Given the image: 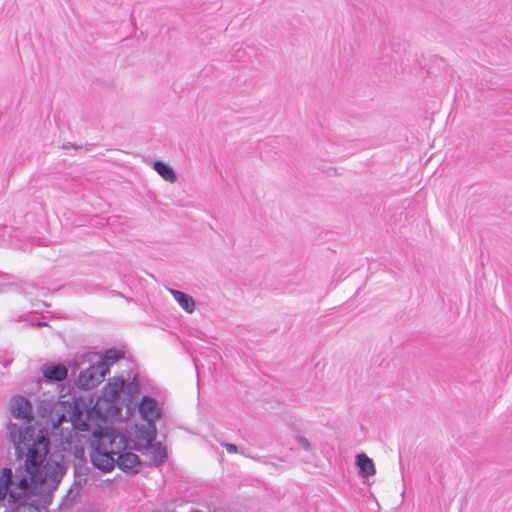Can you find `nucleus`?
Instances as JSON below:
<instances>
[{
    "label": "nucleus",
    "instance_id": "obj_1",
    "mask_svg": "<svg viewBox=\"0 0 512 512\" xmlns=\"http://www.w3.org/2000/svg\"><path fill=\"white\" fill-rule=\"evenodd\" d=\"M133 407H137L140 418L146 422V425H134L135 436L150 446L157 438L156 422L163 416L160 403L150 395H143L138 403H134Z\"/></svg>",
    "mask_w": 512,
    "mask_h": 512
},
{
    "label": "nucleus",
    "instance_id": "obj_2",
    "mask_svg": "<svg viewBox=\"0 0 512 512\" xmlns=\"http://www.w3.org/2000/svg\"><path fill=\"white\" fill-rule=\"evenodd\" d=\"M110 373L108 363L98 361L95 364H90L88 368L79 372L75 380V386L80 390L88 391L98 386Z\"/></svg>",
    "mask_w": 512,
    "mask_h": 512
},
{
    "label": "nucleus",
    "instance_id": "obj_3",
    "mask_svg": "<svg viewBox=\"0 0 512 512\" xmlns=\"http://www.w3.org/2000/svg\"><path fill=\"white\" fill-rule=\"evenodd\" d=\"M42 376L37 380L38 386L45 384H57L68 378V367L61 362H46L41 368Z\"/></svg>",
    "mask_w": 512,
    "mask_h": 512
},
{
    "label": "nucleus",
    "instance_id": "obj_4",
    "mask_svg": "<svg viewBox=\"0 0 512 512\" xmlns=\"http://www.w3.org/2000/svg\"><path fill=\"white\" fill-rule=\"evenodd\" d=\"M115 454L114 451L108 452L105 447L99 445L91 453V462L101 472L109 473L117 466Z\"/></svg>",
    "mask_w": 512,
    "mask_h": 512
},
{
    "label": "nucleus",
    "instance_id": "obj_5",
    "mask_svg": "<svg viewBox=\"0 0 512 512\" xmlns=\"http://www.w3.org/2000/svg\"><path fill=\"white\" fill-rule=\"evenodd\" d=\"M116 454L117 467L123 472L136 475L141 471L143 463L137 454L127 449H120Z\"/></svg>",
    "mask_w": 512,
    "mask_h": 512
},
{
    "label": "nucleus",
    "instance_id": "obj_6",
    "mask_svg": "<svg viewBox=\"0 0 512 512\" xmlns=\"http://www.w3.org/2000/svg\"><path fill=\"white\" fill-rule=\"evenodd\" d=\"M28 454L25 461V470L27 474L38 477L41 474V471L44 467V461L49 452L34 449L33 447L28 446Z\"/></svg>",
    "mask_w": 512,
    "mask_h": 512
},
{
    "label": "nucleus",
    "instance_id": "obj_7",
    "mask_svg": "<svg viewBox=\"0 0 512 512\" xmlns=\"http://www.w3.org/2000/svg\"><path fill=\"white\" fill-rule=\"evenodd\" d=\"M126 385V379L124 376H115L112 380H109L101 390L103 400L110 402L116 406V403L120 399V394L123 393Z\"/></svg>",
    "mask_w": 512,
    "mask_h": 512
},
{
    "label": "nucleus",
    "instance_id": "obj_8",
    "mask_svg": "<svg viewBox=\"0 0 512 512\" xmlns=\"http://www.w3.org/2000/svg\"><path fill=\"white\" fill-rule=\"evenodd\" d=\"M9 503L12 505L10 510L5 512H40V505L36 500L31 502H24V493L11 490L8 498Z\"/></svg>",
    "mask_w": 512,
    "mask_h": 512
},
{
    "label": "nucleus",
    "instance_id": "obj_9",
    "mask_svg": "<svg viewBox=\"0 0 512 512\" xmlns=\"http://www.w3.org/2000/svg\"><path fill=\"white\" fill-rule=\"evenodd\" d=\"M62 468L58 462H54V466L49 463L45 464L41 474L38 475L39 485L45 486V483L49 481V487L56 489L60 484L62 478Z\"/></svg>",
    "mask_w": 512,
    "mask_h": 512
},
{
    "label": "nucleus",
    "instance_id": "obj_10",
    "mask_svg": "<svg viewBox=\"0 0 512 512\" xmlns=\"http://www.w3.org/2000/svg\"><path fill=\"white\" fill-rule=\"evenodd\" d=\"M11 413L13 417L26 420L28 422H30L34 417L30 401L22 395H16L12 398Z\"/></svg>",
    "mask_w": 512,
    "mask_h": 512
},
{
    "label": "nucleus",
    "instance_id": "obj_11",
    "mask_svg": "<svg viewBox=\"0 0 512 512\" xmlns=\"http://www.w3.org/2000/svg\"><path fill=\"white\" fill-rule=\"evenodd\" d=\"M141 385L138 377L135 375L133 379L125 385L123 393L127 395V413L130 416L134 410V403H138L136 399L140 393Z\"/></svg>",
    "mask_w": 512,
    "mask_h": 512
},
{
    "label": "nucleus",
    "instance_id": "obj_12",
    "mask_svg": "<svg viewBox=\"0 0 512 512\" xmlns=\"http://www.w3.org/2000/svg\"><path fill=\"white\" fill-rule=\"evenodd\" d=\"M355 465L358 468V473L363 478H368L375 475L376 468L373 460L365 453H359L355 457Z\"/></svg>",
    "mask_w": 512,
    "mask_h": 512
},
{
    "label": "nucleus",
    "instance_id": "obj_13",
    "mask_svg": "<svg viewBox=\"0 0 512 512\" xmlns=\"http://www.w3.org/2000/svg\"><path fill=\"white\" fill-rule=\"evenodd\" d=\"M145 447H149V449H152V457H151V464L154 467H160L163 465L167 459H168V453L166 448L162 445L161 442H152L150 446L146 443Z\"/></svg>",
    "mask_w": 512,
    "mask_h": 512
},
{
    "label": "nucleus",
    "instance_id": "obj_14",
    "mask_svg": "<svg viewBox=\"0 0 512 512\" xmlns=\"http://www.w3.org/2000/svg\"><path fill=\"white\" fill-rule=\"evenodd\" d=\"M28 446L33 447L34 449H40L46 452L50 451V433L47 427H40L38 429L37 434L35 433V439L33 443H30Z\"/></svg>",
    "mask_w": 512,
    "mask_h": 512
},
{
    "label": "nucleus",
    "instance_id": "obj_15",
    "mask_svg": "<svg viewBox=\"0 0 512 512\" xmlns=\"http://www.w3.org/2000/svg\"><path fill=\"white\" fill-rule=\"evenodd\" d=\"M152 167L165 181L174 183L177 180L176 172L169 164L161 160H155Z\"/></svg>",
    "mask_w": 512,
    "mask_h": 512
},
{
    "label": "nucleus",
    "instance_id": "obj_16",
    "mask_svg": "<svg viewBox=\"0 0 512 512\" xmlns=\"http://www.w3.org/2000/svg\"><path fill=\"white\" fill-rule=\"evenodd\" d=\"M170 292L184 311L192 313L195 310V301L189 294L175 289H171Z\"/></svg>",
    "mask_w": 512,
    "mask_h": 512
},
{
    "label": "nucleus",
    "instance_id": "obj_17",
    "mask_svg": "<svg viewBox=\"0 0 512 512\" xmlns=\"http://www.w3.org/2000/svg\"><path fill=\"white\" fill-rule=\"evenodd\" d=\"M54 489H51V487H45L38 484L37 489V495L40 496V500H36L40 505L41 509H46L51 503L53 499L52 491Z\"/></svg>",
    "mask_w": 512,
    "mask_h": 512
},
{
    "label": "nucleus",
    "instance_id": "obj_18",
    "mask_svg": "<svg viewBox=\"0 0 512 512\" xmlns=\"http://www.w3.org/2000/svg\"><path fill=\"white\" fill-rule=\"evenodd\" d=\"M35 439V427L33 425H27L20 431L18 435V452L20 451V444H24L28 449V445L33 443Z\"/></svg>",
    "mask_w": 512,
    "mask_h": 512
},
{
    "label": "nucleus",
    "instance_id": "obj_19",
    "mask_svg": "<svg viewBox=\"0 0 512 512\" xmlns=\"http://www.w3.org/2000/svg\"><path fill=\"white\" fill-rule=\"evenodd\" d=\"M124 357H125V352L123 350H119L116 348H109L101 355L100 361H104L105 363H108V367H109L111 364H114V363L120 361Z\"/></svg>",
    "mask_w": 512,
    "mask_h": 512
},
{
    "label": "nucleus",
    "instance_id": "obj_20",
    "mask_svg": "<svg viewBox=\"0 0 512 512\" xmlns=\"http://www.w3.org/2000/svg\"><path fill=\"white\" fill-rule=\"evenodd\" d=\"M91 354L85 353L81 355H76L75 358L66 365L68 367V371L71 370V375L75 376L77 371L84 365L86 362H89Z\"/></svg>",
    "mask_w": 512,
    "mask_h": 512
},
{
    "label": "nucleus",
    "instance_id": "obj_21",
    "mask_svg": "<svg viewBox=\"0 0 512 512\" xmlns=\"http://www.w3.org/2000/svg\"><path fill=\"white\" fill-rule=\"evenodd\" d=\"M55 407V402L53 400H42L37 406V413L42 418H48L51 416Z\"/></svg>",
    "mask_w": 512,
    "mask_h": 512
},
{
    "label": "nucleus",
    "instance_id": "obj_22",
    "mask_svg": "<svg viewBox=\"0 0 512 512\" xmlns=\"http://www.w3.org/2000/svg\"><path fill=\"white\" fill-rule=\"evenodd\" d=\"M15 484L19 489H25L34 485H38L39 479L36 476H32L30 474L21 475L18 477V480Z\"/></svg>",
    "mask_w": 512,
    "mask_h": 512
},
{
    "label": "nucleus",
    "instance_id": "obj_23",
    "mask_svg": "<svg viewBox=\"0 0 512 512\" xmlns=\"http://www.w3.org/2000/svg\"><path fill=\"white\" fill-rule=\"evenodd\" d=\"M7 430L9 433V439L14 444L15 450L18 453V435L20 434L22 427L10 421L7 425Z\"/></svg>",
    "mask_w": 512,
    "mask_h": 512
},
{
    "label": "nucleus",
    "instance_id": "obj_24",
    "mask_svg": "<svg viewBox=\"0 0 512 512\" xmlns=\"http://www.w3.org/2000/svg\"><path fill=\"white\" fill-rule=\"evenodd\" d=\"M121 432L118 428L110 427L106 430L105 436L110 444H113L121 436Z\"/></svg>",
    "mask_w": 512,
    "mask_h": 512
},
{
    "label": "nucleus",
    "instance_id": "obj_25",
    "mask_svg": "<svg viewBox=\"0 0 512 512\" xmlns=\"http://www.w3.org/2000/svg\"><path fill=\"white\" fill-rule=\"evenodd\" d=\"M38 485H34L25 489H21L20 493H24V502H31V496L37 495Z\"/></svg>",
    "mask_w": 512,
    "mask_h": 512
},
{
    "label": "nucleus",
    "instance_id": "obj_26",
    "mask_svg": "<svg viewBox=\"0 0 512 512\" xmlns=\"http://www.w3.org/2000/svg\"><path fill=\"white\" fill-rule=\"evenodd\" d=\"M295 440L302 447L303 450H305V451H311L312 450V445H311L310 441L306 437L301 436V435H297L295 437Z\"/></svg>",
    "mask_w": 512,
    "mask_h": 512
},
{
    "label": "nucleus",
    "instance_id": "obj_27",
    "mask_svg": "<svg viewBox=\"0 0 512 512\" xmlns=\"http://www.w3.org/2000/svg\"><path fill=\"white\" fill-rule=\"evenodd\" d=\"M0 481H7V485H9V486L14 483L12 470L10 468L2 469V475H1Z\"/></svg>",
    "mask_w": 512,
    "mask_h": 512
},
{
    "label": "nucleus",
    "instance_id": "obj_28",
    "mask_svg": "<svg viewBox=\"0 0 512 512\" xmlns=\"http://www.w3.org/2000/svg\"><path fill=\"white\" fill-rule=\"evenodd\" d=\"M118 439L120 441V444H122L121 449L129 450V446L132 442L131 436L125 432H121V436Z\"/></svg>",
    "mask_w": 512,
    "mask_h": 512
},
{
    "label": "nucleus",
    "instance_id": "obj_29",
    "mask_svg": "<svg viewBox=\"0 0 512 512\" xmlns=\"http://www.w3.org/2000/svg\"><path fill=\"white\" fill-rule=\"evenodd\" d=\"M87 483V478H83L81 477V475L79 474V471H78V468L75 467V471H74V485L77 487V488H81L83 485H85Z\"/></svg>",
    "mask_w": 512,
    "mask_h": 512
},
{
    "label": "nucleus",
    "instance_id": "obj_30",
    "mask_svg": "<svg viewBox=\"0 0 512 512\" xmlns=\"http://www.w3.org/2000/svg\"><path fill=\"white\" fill-rule=\"evenodd\" d=\"M9 485H7V481H0V501L4 500L7 496L9 497V493L11 489H9Z\"/></svg>",
    "mask_w": 512,
    "mask_h": 512
},
{
    "label": "nucleus",
    "instance_id": "obj_31",
    "mask_svg": "<svg viewBox=\"0 0 512 512\" xmlns=\"http://www.w3.org/2000/svg\"><path fill=\"white\" fill-rule=\"evenodd\" d=\"M144 449H149V447H145V445L139 443V442H136V441H133L131 442L130 446H129V451H139V452H143Z\"/></svg>",
    "mask_w": 512,
    "mask_h": 512
},
{
    "label": "nucleus",
    "instance_id": "obj_32",
    "mask_svg": "<svg viewBox=\"0 0 512 512\" xmlns=\"http://www.w3.org/2000/svg\"><path fill=\"white\" fill-rule=\"evenodd\" d=\"M223 447L226 449V451L228 453H237L238 452V447L237 445L233 444V443H224L223 444Z\"/></svg>",
    "mask_w": 512,
    "mask_h": 512
},
{
    "label": "nucleus",
    "instance_id": "obj_33",
    "mask_svg": "<svg viewBox=\"0 0 512 512\" xmlns=\"http://www.w3.org/2000/svg\"><path fill=\"white\" fill-rule=\"evenodd\" d=\"M79 495V491L76 492L73 491L72 488L69 489L64 499L70 498V500H74Z\"/></svg>",
    "mask_w": 512,
    "mask_h": 512
},
{
    "label": "nucleus",
    "instance_id": "obj_34",
    "mask_svg": "<svg viewBox=\"0 0 512 512\" xmlns=\"http://www.w3.org/2000/svg\"><path fill=\"white\" fill-rule=\"evenodd\" d=\"M82 146H77L76 144L72 143V142H67L65 144L62 145V148L63 149H69V148H75V149H78V148H81Z\"/></svg>",
    "mask_w": 512,
    "mask_h": 512
},
{
    "label": "nucleus",
    "instance_id": "obj_35",
    "mask_svg": "<svg viewBox=\"0 0 512 512\" xmlns=\"http://www.w3.org/2000/svg\"><path fill=\"white\" fill-rule=\"evenodd\" d=\"M322 171L327 173L329 176H332V175L336 174V168H333V167H328L327 170L322 169Z\"/></svg>",
    "mask_w": 512,
    "mask_h": 512
},
{
    "label": "nucleus",
    "instance_id": "obj_36",
    "mask_svg": "<svg viewBox=\"0 0 512 512\" xmlns=\"http://www.w3.org/2000/svg\"><path fill=\"white\" fill-rule=\"evenodd\" d=\"M47 325H48V324H47L46 322H41V321H38V322L36 323V326H38V327H41V326H47Z\"/></svg>",
    "mask_w": 512,
    "mask_h": 512
},
{
    "label": "nucleus",
    "instance_id": "obj_37",
    "mask_svg": "<svg viewBox=\"0 0 512 512\" xmlns=\"http://www.w3.org/2000/svg\"><path fill=\"white\" fill-rule=\"evenodd\" d=\"M58 427H59V423L58 422H53L52 423V428L53 429H58Z\"/></svg>",
    "mask_w": 512,
    "mask_h": 512
},
{
    "label": "nucleus",
    "instance_id": "obj_38",
    "mask_svg": "<svg viewBox=\"0 0 512 512\" xmlns=\"http://www.w3.org/2000/svg\"><path fill=\"white\" fill-rule=\"evenodd\" d=\"M191 512H202V511H200V510H192Z\"/></svg>",
    "mask_w": 512,
    "mask_h": 512
}]
</instances>
